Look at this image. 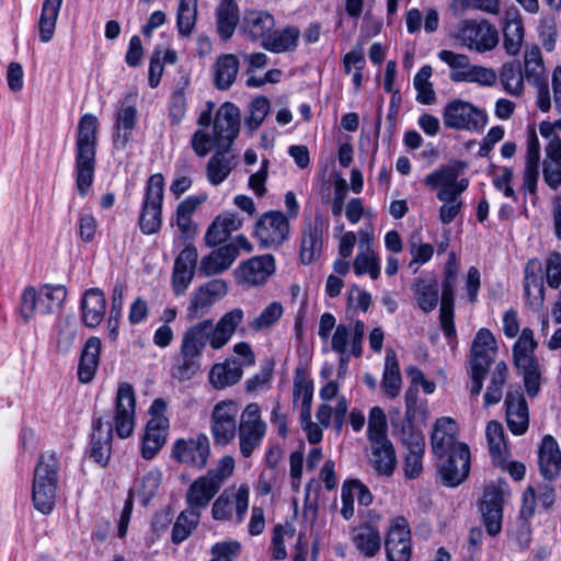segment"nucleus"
Segmentation results:
<instances>
[{"instance_id":"4468645a","label":"nucleus","mask_w":561,"mask_h":561,"mask_svg":"<svg viewBox=\"0 0 561 561\" xmlns=\"http://www.w3.org/2000/svg\"><path fill=\"white\" fill-rule=\"evenodd\" d=\"M385 549L388 561H410L412 554L411 530L408 520L400 516L391 522Z\"/></svg>"},{"instance_id":"3c124183","label":"nucleus","mask_w":561,"mask_h":561,"mask_svg":"<svg viewBox=\"0 0 561 561\" xmlns=\"http://www.w3.org/2000/svg\"><path fill=\"white\" fill-rule=\"evenodd\" d=\"M497 80V75L492 68L472 65L466 73H455L453 82L477 83L482 87H492Z\"/></svg>"},{"instance_id":"ea45409f","label":"nucleus","mask_w":561,"mask_h":561,"mask_svg":"<svg viewBox=\"0 0 561 561\" xmlns=\"http://www.w3.org/2000/svg\"><path fill=\"white\" fill-rule=\"evenodd\" d=\"M537 262L529 261L525 268L524 290L528 306L533 310H539L543 306L545 287L541 277L534 272Z\"/></svg>"},{"instance_id":"58836bf2","label":"nucleus","mask_w":561,"mask_h":561,"mask_svg":"<svg viewBox=\"0 0 561 561\" xmlns=\"http://www.w3.org/2000/svg\"><path fill=\"white\" fill-rule=\"evenodd\" d=\"M299 36L300 31L297 26H286L280 31L273 30L262 47L275 54L293 51L298 46Z\"/></svg>"},{"instance_id":"0eeeda50","label":"nucleus","mask_w":561,"mask_h":561,"mask_svg":"<svg viewBox=\"0 0 561 561\" xmlns=\"http://www.w3.org/2000/svg\"><path fill=\"white\" fill-rule=\"evenodd\" d=\"M288 234V218L279 210L265 211L254 225V237L262 248H278Z\"/></svg>"},{"instance_id":"c756f323","label":"nucleus","mask_w":561,"mask_h":561,"mask_svg":"<svg viewBox=\"0 0 561 561\" xmlns=\"http://www.w3.org/2000/svg\"><path fill=\"white\" fill-rule=\"evenodd\" d=\"M241 23L236 0H220L216 9V30L222 42L229 41Z\"/></svg>"},{"instance_id":"13d9d810","label":"nucleus","mask_w":561,"mask_h":561,"mask_svg":"<svg viewBox=\"0 0 561 561\" xmlns=\"http://www.w3.org/2000/svg\"><path fill=\"white\" fill-rule=\"evenodd\" d=\"M265 430L263 427H239V440H240V451L243 457H250L253 451L260 446L261 440L265 434Z\"/></svg>"},{"instance_id":"c9c22d12","label":"nucleus","mask_w":561,"mask_h":561,"mask_svg":"<svg viewBox=\"0 0 561 561\" xmlns=\"http://www.w3.org/2000/svg\"><path fill=\"white\" fill-rule=\"evenodd\" d=\"M373 468L381 476H391L397 465L393 445L390 440H377L370 443Z\"/></svg>"},{"instance_id":"2f4dec72","label":"nucleus","mask_w":561,"mask_h":561,"mask_svg":"<svg viewBox=\"0 0 561 561\" xmlns=\"http://www.w3.org/2000/svg\"><path fill=\"white\" fill-rule=\"evenodd\" d=\"M323 220L317 216L313 225L309 224L302 233L300 259L304 264H310L320 254L323 244Z\"/></svg>"},{"instance_id":"de8ad7c7","label":"nucleus","mask_w":561,"mask_h":561,"mask_svg":"<svg viewBox=\"0 0 561 561\" xmlns=\"http://www.w3.org/2000/svg\"><path fill=\"white\" fill-rule=\"evenodd\" d=\"M201 356L195 353L186 354L185 350L180 348V356L171 368V376L181 382L191 380L201 369Z\"/></svg>"},{"instance_id":"69168bd1","label":"nucleus","mask_w":561,"mask_h":561,"mask_svg":"<svg viewBox=\"0 0 561 561\" xmlns=\"http://www.w3.org/2000/svg\"><path fill=\"white\" fill-rule=\"evenodd\" d=\"M198 253L193 244H187L176 256L172 273H195Z\"/></svg>"},{"instance_id":"aec40b11","label":"nucleus","mask_w":561,"mask_h":561,"mask_svg":"<svg viewBox=\"0 0 561 561\" xmlns=\"http://www.w3.org/2000/svg\"><path fill=\"white\" fill-rule=\"evenodd\" d=\"M506 423L515 435L524 434L529 425L528 405L519 390L508 391L505 398Z\"/></svg>"},{"instance_id":"8fccbe9b","label":"nucleus","mask_w":561,"mask_h":561,"mask_svg":"<svg viewBox=\"0 0 561 561\" xmlns=\"http://www.w3.org/2000/svg\"><path fill=\"white\" fill-rule=\"evenodd\" d=\"M199 518L201 513H195L194 510H185L181 512L173 525L171 537L172 542L175 545L183 542L197 527Z\"/></svg>"},{"instance_id":"a18cd8bd","label":"nucleus","mask_w":561,"mask_h":561,"mask_svg":"<svg viewBox=\"0 0 561 561\" xmlns=\"http://www.w3.org/2000/svg\"><path fill=\"white\" fill-rule=\"evenodd\" d=\"M401 383L402 379L396 353L392 350H388L385 358L381 386L387 396L393 399L400 393Z\"/></svg>"},{"instance_id":"338daca9","label":"nucleus","mask_w":561,"mask_h":561,"mask_svg":"<svg viewBox=\"0 0 561 561\" xmlns=\"http://www.w3.org/2000/svg\"><path fill=\"white\" fill-rule=\"evenodd\" d=\"M160 485V474L154 471L146 473L140 481V486L137 490V494L140 499V503L147 506L150 500L154 496Z\"/></svg>"},{"instance_id":"4c0bfd02","label":"nucleus","mask_w":561,"mask_h":561,"mask_svg":"<svg viewBox=\"0 0 561 561\" xmlns=\"http://www.w3.org/2000/svg\"><path fill=\"white\" fill-rule=\"evenodd\" d=\"M415 414L404 413V417H400V411L398 409L390 411V423L393 427V435L399 436L400 440L404 446L412 445L413 443L425 442L422 432L414 427Z\"/></svg>"},{"instance_id":"5701e85b","label":"nucleus","mask_w":561,"mask_h":561,"mask_svg":"<svg viewBox=\"0 0 561 561\" xmlns=\"http://www.w3.org/2000/svg\"><path fill=\"white\" fill-rule=\"evenodd\" d=\"M239 252L232 244H225L205 255L199 263V274L206 277L220 274L227 271L236 259Z\"/></svg>"},{"instance_id":"6e6552de","label":"nucleus","mask_w":561,"mask_h":561,"mask_svg":"<svg viewBox=\"0 0 561 561\" xmlns=\"http://www.w3.org/2000/svg\"><path fill=\"white\" fill-rule=\"evenodd\" d=\"M228 293V285L224 279L215 278L197 287L190 297L186 318L193 321L207 314L213 306Z\"/></svg>"},{"instance_id":"a211bd4d","label":"nucleus","mask_w":561,"mask_h":561,"mask_svg":"<svg viewBox=\"0 0 561 561\" xmlns=\"http://www.w3.org/2000/svg\"><path fill=\"white\" fill-rule=\"evenodd\" d=\"M93 433L90 443V457L105 467L110 460L112 450L113 425L110 420L95 417L92 424Z\"/></svg>"},{"instance_id":"37998d69","label":"nucleus","mask_w":561,"mask_h":561,"mask_svg":"<svg viewBox=\"0 0 561 561\" xmlns=\"http://www.w3.org/2000/svg\"><path fill=\"white\" fill-rule=\"evenodd\" d=\"M61 4L62 0H44L38 21L41 42L48 43L53 38Z\"/></svg>"},{"instance_id":"1a4fd4ad","label":"nucleus","mask_w":561,"mask_h":561,"mask_svg":"<svg viewBox=\"0 0 561 561\" xmlns=\"http://www.w3.org/2000/svg\"><path fill=\"white\" fill-rule=\"evenodd\" d=\"M506 483H490L484 488L480 511L486 533L495 537L501 533L503 519V503Z\"/></svg>"},{"instance_id":"4be33fe9","label":"nucleus","mask_w":561,"mask_h":561,"mask_svg":"<svg viewBox=\"0 0 561 561\" xmlns=\"http://www.w3.org/2000/svg\"><path fill=\"white\" fill-rule=\"evenodd\" d=\"M540 474L547 481L554 480L561 472V451L557 440L551 435L542 438L538 449Z\"/></svg>"},{"instance_id":"412c9836","label":"nucleus","mask_w":561,"mask_h":561,"mask_svg":"<svg viewBox=\"0 0 561 561\" xmlns=\"http://www.w3.org/2000/svg\"><path fill=\"white\" fill-rule=\"evenodd\" d=\"M275 272V261L272 254L253 256L243 262L238 273L249 285H261Z\"/></svg>"},{"instance_id":"ddd939ff","label":"nucleus","mask_w":561,"mask_h":561,"mask_svg":"<svg viewBox=\"0 0 561 561\" xmlns=\"http://www.w3.org/2000/svg\"><path fill=\"white\" fill-rule=\"evenodd\" d=\"M136 397L130 383L118 386L115 399V432L119 438H127L134 432Z\"/></svg>"},{"instance_id":"bb28decb","label":"nucleus","mask_w":561,"mask_h":561,"mask_svg":"<svg viewBox=\"0 0 561 561\" xmlns=\"http://www.w3.org/2000/svg\"><path fill=\"white\" fill-rule=\"evenodd\" d=\"M540 145L535 130H531L526 151L525 170L523 174V190L536 195L539 178Z\"/></svg>"},{"instance_id":"cd10ccee","label":"nucleus","mask_w":561,"mask_h":561,"mask_svg":"<svg viewBox=\"0 0 561 561\" xmlns=\"http://www.w3.org/2000/svg\"><path fill=\"white\" fill-rule=\"evenodd\" d=\"M106 310V299L100 288H90L84 291L81 299L82 321L89 328L98 327Z\"/></svg>"},{"instance_id":"b1692460","label":"nucleus","mask_w":561,"mask_h":561,"mask_svg":"<svg viewBox=\"0 0 561 561\" xmlns=\"http://www.w3.org/2000/svg\"><path fill=\"white\" fill-rule=\"evenodd\" d=\"M216 149L217 151L206 164L207 181L214 186L221 184L238 164L237 157L231 152V149Z\"/></svg>"},{"instance_id":"5fc2aeb1","label":"nucleus","mask_w":561,"mask_h":561,"mask_svg":"<svg viewBox=\"0 0 561 561\" xmlns=\"http://www.w3.org/2000/svg\"><path fill=\"white\" fill-rule=\"evenodd\" d=\"M368 440H389L387 437V416L380 407H374L368 415Z\"/></svg>"},{"instance_id":"6ab92c4d","label":"nucleus","mask_w":561,"mask_h":561,"mask_svg":"<svg viewBox=\"0 0 561 561\" xmlns=\"http://www.w3.org/2000/svg\"><path fill=\"white\" fill-rule=\"evenodd\" d=\"M458 445H466L457 442V424L451 417L437 419L431 435V447L433 454L438 458L456 450Z\"/></svg>"},{"instance_id":"f03ea898","label":"nucleus","mask_w":561,"mask_h":561,"mask_svg":"<svg viewBox=\"0 0 561 561\" xmlns=\"http://www.w3.org/2000/svg\"><path fill=\"white\" fill-rule=\"evenodd\" d=\"M99 121L93 114L81 116L76 135V186L85 196L94 180Z\"/></svg>"},{"instance_id":"9b49d317","label":"nucleus","mask_w":561,"mask_h":561,"mask_svg":"<svg viewBox=\"0 0 561 561\" xmlns=\"http://www.w3.org/2000/svg\"><path fill=\"white\" fill-rule=\"evenodd\" d=\"M240 131V110L232 103H224L213 123L215 148L230 149Z\"/></svg>"},{"instance_id":"473e14b6","label":"nucleus","mask_w":561,"mask_h":561,"mask_svg":"<svg viewBox=\"0 0 561 561\" xmlns=\"http://www.w3.org/2000/svg\"><path fill=\"white\" fill-rule=\"evenodd\" d=\"M101 354V340L91 336L84 344L78 365V378L82 383H89L99 367Z\"/></svg>"},{"instance_id":"393cba45","label":"nucleus","mask_w":561,"mask_h":561,"mask_svg":"<svg viewBox=\"0 0 561 561\" xmlns=\"http://www.w3.org/2000/svg\"><path fill=\"white\" fill-rule=\"evenodd\" d=\"M137 123V108L133 104L123 102L114 124L113 144L116 149H125L133 138V130Z\"/></svg>"},{"instance_id":"f704fd0d","label":"nucleus","mask_w":561,"mask_h":561,"mask_svg":"<svg viewBox=\"0 0 561 561\" xmlns=\"http://www.w3.org/2000/svg\"><path fill=\"white\" fill-rule=\"evenodd\" d=\"M240 68L239 58L234 54H222L214 64V84L226 91L234 83Z\"/></svg>"},{"instance_id":"423d86ee","label":"nucleus","mask_w":561,"mask_h":561,"mask_svg":"<svg viewBox=\"0 0 561 561\" xmlns=\"http://www.w3.org/2000/svg\"><path fill=\"white\" fill-rule=\"evenodd\" d=\"M437 471L445 486L461 484L470 472V449L468 445H458L455 451L437 458Z\"/></svg>"},{"instance_id":"680f3d73","label":"nucleus","mask_w":561,"mask_h":561,"mask_svg":"<svg viewBox=\"0 0 561 561\" xmlns=\"http://www.w3.org/2000/svg\"><path fill=\"white\" fill-rule=\"evenodd\" d=\"M270 111V101L265 96L255 98L250 104V114L245 118V126L252 131L257 129Z\"/></svg>"},{"instance_id":"c03bdc74","label":"nucleus","mask_w":561,"mask_h":561,"mask_svg":"<svg viewBox=\"0 0 561 561\" xmlns=\"http://www.w3.org/2000/svg\"><path fill=\"white\" fill-rule=\"evenodd\" d=\"M515 367L523 374L526 392L529 397L538 394L540 389L539 363L535 356H523L514 360Z\"/></svg>"},{"instance_id":"49530a36","label":"nucleus","mask_w":561,"mask_h":561,"mask_svg":"<svg viewBox=\"0 0 561 561\" xmlns=\"http://www.w3.org/2000/svg\"><path fill=\"white\" fill-rule=\"evenodd\" d=\"M415 299L425 313L433 311L438 304V285L435 279L416 278L413 284Z\"/></svg>"},{"instance_id":"79ce46f5","label":"nucleus","mask_w":561,"mask_h":561,"mask_svg":"<svg viewBox=\"0 0 561 561\" xmlns=\"http://www.w3.org/2000/svg\"><path fill=\"white\" fill-rule=\"evenodd\" d=\"M467 167L468 164L465 161H454L453 163L443 165L427 174L424 179V183L432 188H437L438 186H453L460 173H462Z\"/></svg>"},{"instance_id":"774afa93","label":"nucleus","mask_w":561,"mask_h":561,"mask_svg":"<svg viewBox=\"0 0 561 561\" xmlns=\"http://www.w3.org/2000/svg\"><path fill=\"white\" fill-rule=\"evenodd\" d=\"M538 36L547 51H552L556 48L558 31L554 19L543 18L540 20Z\"/></svg>"},{"instance_id":"7ed1b4c3","label":"nucleus","mask_w":561,"mask_h":561,"mask_svg":"<svg viewBox=\"0 0 561 561\" xmlns=\"http://www.w3.org/2000/svg\"><path fill=\"white\" fill-rule=\"evenodd\" d=\"M59 460L54 453L42 454L34 469L32 500L34 507L47 515L56 504Z\"/></svg>"},{"instance_id":"a19ab883","label":"nucleus","mask_w":561,"mask_h":561,"mask_svg":"<svg viewBox=\"0 0 561 561\" xmlns=\"http://www.w3.org/2000/svg\"><path fill=\"white\" fill-rule=\"evenodd\" d=\"M500 82L506 93L519 96L524 91V75L518 60L505 62L497 75Z\"/></svg>"},{"instance_id":"7c9ffc66","label":"nucleus","mask_w":561,"mask_h":561,"mask_svg":"<svg viewBox=\"0 0 561 561\" xmlns=\"http://www.w3.org/2000/svg\"><path fill=\"white\" fill-rule=\"evenodd\" d=\"M524 41V25L520 15L516 9H510L505 12V22L503 26V46L510 56H516L522 48Z\"/></svg>"},{"instance_id":"f3484780","label":"nucleus","mask_w":561,"mask_h":561,"mask_svg":"<svg viewBox=\"0 0 561 561\" xmlns=\"http://www.w3.org/2000/svg\"><path fill=\"white\" fill-rule=\"evenodd\" d=\"M275 27L274 16L264 10L245 11L240 23V31L251 42H263Z\"/></svg>"},{"instance_id":"603ef678","label":"nucleus","mask_w":561,"mask_h":561,"mask_svg":"<svg viewBox=\"0 0 561 561\" xmlns=\"http://www.w3.org/2000/svg\"><path fill=\"white\" fill-rule=\"evenodd\" d=\"M312 394V381L306 377L305 373L301 369H296L294 377L293 398L294 401H297L298 399L301 398L304 414L306 413L309 415L311 411Z\"/></svg>"},{"instance_id":"052dcab7","label":"nucleus","mask_w":561,"mask_h":561,"mask_svg":"<svg viewBox=\"0 0 561 561\" xmlns=\"http://www.w3.org/2000/svg\"><path fill=\"white\" fill-rule=\"evenodd\" d=\"M283 312L282 304L273 301L250 323V328L255 332L268 329L280 319Z\"/></svg>"},{"instance_id":"c85d7f7f","label":"nucleus","mask_w":561,"mask_h":561,"mask_svg":"<svg viewBox=\"0 0 561 561\" xmlns=\"http://www.w3.org/2000/svg\"><path fill=\"white\" fill-rule=\"evenodd\" d=\"M352 541L356 549L366 558L375 557L381 548V534L378 527L370 523H363L352 530Z\"/></svg>"},{"instance_id":"e433bc0d","label":"nucleus","mask_w":561,"mask_h":561,"mask_svg":"<svg viewBox=\"0 0 561 561\" xmlns=\"http://www.w3.org/2000/svg\"><path fill=\"white\" fill-rule=\"evenodd\" d=\"M242 367L236 359L215 364L209 371V382L216 389L236 385L242 377Z\"/></svg>"},{"instance_id":"6e6d98bb","label":"nucleus","mask_w":561,"mask_h":561,"mask_svg":"<svg viewBox=\"0 0 561 561\" xmlns=\"http://www.w3.org/2000/svg\"><path fill=\"white\" fill-rule=\"evenodd\" d=\"M485 436L489 444V451L493 460L502 459L503 451L506 449L502 424L497 421H490L486 424Z\"/></svg>"},{"instance_id":"4d7b16f0","label":"nucleus","mask_w":561,"mask_h":561,"mask_svg":"<svg viewBox=\"0 0 561 561\" xmlns=\"http://www.w3.org/2000/svg\"><path fill=\"white\" fill-rule=\"evenodd\" d=\"M405 447L408 448V454L404 458V474L409 479H415L423 470L422 458L425 450V442H416Z\"/></svg>"},{"instance_id":"f8f14e48","label":"nucleus","mask_w":561,"mask_h":561,"mask_svg":"<svg viewBox=\"0 0 561 561\" xmlns=\"http://www.w3.org/2000/svg\"><path fill=\"white\" fill-rule=\"evenodd\" d=\"M238 407L233 401L217 403L210 416V430L215 445H228L237 434Z\"/></svg>"},{"instance_id":"dca6fc26","label":"nucleus","mask_w":561,"mask_h":561,"mask_svg":"<svg viewBox=\"0 0 561 561\" xmlns=\"http://www.w3.org/2000/svg\"><path fill=\"white\" fill-rule=\"evenodd\" d=\"M496 352L497 345L494 335L488 329H480L471 344L469 367L489 371Z\"/></svg>"},{"instance_id":"0e129e2a","label":"nucleus","mask_w":561,"mask_h":561,"mask_svg":"<svg viewBox=\"0 0 561 561\" xmlns=\"http://www.w3.org/2000/svg\"><path fill=\"white\" fill-rule=\"evenodd\" d=\"M165 442V433L146 427L141 455L145 459L153 458Z\"/></svg>"},{"instance_id":"864d4df0","label":"nucleus","mask_w":561,"mask_h":561,"mask_svg":"<svg viewBox=\"0 0 561 561\" xmlns=\"http://www.w3.org/2000/svg\"><path fill=\"white\" fill-rule=\"evenodd\" d=\"M196 0H181L178 9L176 24L180 35L188 36L196 22Z\"/></svg>"},{"instance_id":"20e7f679","label":"nucleus","mask_w":561,"mask_h":561,"mask_svg":"<svg viewBox=\"0 0 561 561\" xmlns=\"http://www.w3.org/2000/svg\"><path fill=\"white\" fill-rule=\"evenodd\" d=\"M164 178L161 173L149 176L139 215V228L144 234L157 233L162 225Z\"/></svg>"},{"instance_id":"9d476101","label":"nucleus","mask_w":561,"mask_h":561,"mask_svg":"<svg viewBox=\"0 0 561 561\" xmlns=\"http://www.w3.org/2000/svg\"><path fill=\"white\" fill-rule=\"evenodd\" d=\"M210 456L208 437L201 433L196 437L180 438L172 448V457L193 469L202 470L206 467Z\"/></svg>"},{"instance_id":"39448f33","label":"nucleus","mask_w":561,"mask_h":561,"mask_svg":"<svg viewBox=\"0 0 561 561\" xmlns=\"http://www.w3.org/2000/svg\"><path fill=\"white\" fill-rule=\"evenodd\" d=\"M443 122L449 129L480 133L488 123V114L468 101L455 99L446 104Z\"/></svg>"},{"instance_id":"a878e982","label":"nucleus","mask_w":561,"mask_h":561,"mask_svg":"<svg viewBox=\"0 0 561 561\" xmlns=\"http://www.w3.org/2000/svg\"><path fill=\"white\" fill-rule=\"evenodd\" d=\"M218 481L211 477H199L188 488L186 493V503L190 511L201 513V508L208 505L210 500L219 491Z\"/></svg>"},{"instance_id":"09e8293b","label":"nucleus","mask_w":561,"mask_h":561,"mask_svg":"<svg viewBox=\"0 0 561 561\" xmlns=\"http://www.w3.org/2000/svg\"><path fill=\"white\" fill-rule=\"evenodd\" d=\"M67 297V289L62 285H45L38 291L39 313L49 314L58 310Z\"/></svg>"},{"instance_id":"e2e57ef3","label":"nucleus","mask_w":561,"mask_h":561,"mask_svg":"<svg viewBox=\"0 0 561 561\" xmlns=\"http://www.w3.org/2000/svg\"><path fill=\"white\" fill-rule=\"evenodd\" d=\"M438 57L450 67L449 79L451 81L455 73H466V70L472 66L467 55L456 54L453 50L443 49L438 53Z\"/></svg>"},{"instance_id":"2eb2a0df","label":"nucleus","mask_w":561,"mask_h":561,"mask_svg":"<svg viewBox=\"0 0 561 561\" xmlns=\"http://www.w3.org/2000/svg\"><path fill=\"white\" fill-rule=\"evenodd\" d=\"M463 42L479 53L493 49L499 43V34L488 22L465 21L460 30Z\"/></svg>"},{"instance_id":"bf43d9fd","label":"nucleus","mask_w":561,"mask_h":561,"mask_svg":"<svg viewBox=\"0 0 561 561\" xmlns=\"http://www.w3.org/2000/svg\"><path fill=\"white\" fill-rule=\"evenodd\" d=\"M124 289L121 284H116L113 288L112 306L107 320L108 335L112 340H116L119 329V319L123 311Z\"/></svg>"},{"instance_id":"72a5a7b5","label":"nucleus","mask_w":561,"mask_h":561,"mask_svg":"<svg viewBox=\"0 0 561 561\" xmlns=\"http://www.w3.org/2000/svg\"><path fill=\"white\" fill-rule=\"evenodd\" d=\"M524 77L534 87L548 83V76L538 45H526L524 50Z\"/></svg>"},{"instance_id":"f257e3e1","label":"nucleus","mask_w":561,"mask_h":561,"mask_svg":"<svg viewBox=\"0 0 561 561\" xmlns=\"http://www.w3.org/2000/svg\"><path fill=\"white\" fill-rule=\"evenodd\" d=\"M243 318V310L234 308L226 312L216 324L210 319L202 320L183 333L180 348L185 350L186 354L202 355L209 343L213 350H219L230 341Z\"/></svg>"}]
</instances>
